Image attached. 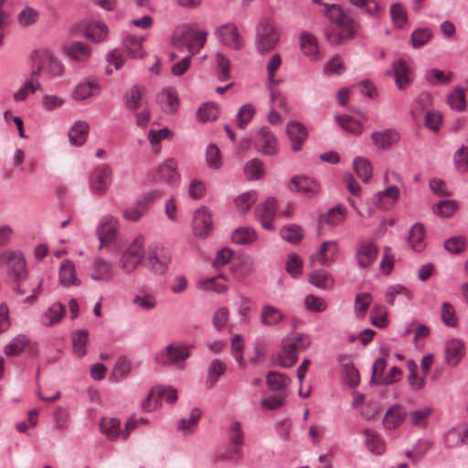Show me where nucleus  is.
<instances>
[{
	"label": "nucleus",
	"instance_id": "obj_1",
	"mask_svg": "<svg viewBox=\"0 0 468 468\" xmlns=\"http://www.w3.org/2000/svg\"><path fill=\"white\" fill-rule=\"evenodd\" d=\"M329 25L324 33L327 41L334 46L354 38L359 32V24L336 4H324Z\"/></svg>",
	"mask_w": 468,
	"mask_h": 468
},
{
	"label": "nucleus",
	"instance_id": "obj_2",
	"mask_svg": "<svg viewBox=\"0 0 468 468\" xmlns=\"http://www.w3.org/2000/svg\"><path fill=\"white\" fill-rule=\"evenodd\" d=\"M280 39V33L274 23L267 18L262 19L256 29V49L263 54L275 48Z\"/></svg>",
	"mask_w": 468,
	"mask_h": 468
},
{
	"label": "nucleus",
	"instance_id": "obj_3",
	"mask_svg": "<svg viewBox=\"0 0 468 468\" xmlns=\"http://www.w3.org/2000/svg\"><path fill=\"white\" fill-rule=\"evenodd\" d=\"M170 261L171 254L166 248L160 244H152L146 250L143 264L153 273L163 274Z\"/></svg>",
	"mask_w": 468,
	"mask_h": 468
},
{
	"label": "nucleus",
	"instance_id": "obj_4",
	"mask_svg": "<svg viewBox=\"0 0 468 468\" xmlns=\"http://www.w3.org/2000/svg\"><path fill=\"white\" fill-rule=\"evenodd\" d=\"M120 229L119 219L110 214L101 218L97 224L96 235L100 240V249L114 242Z\"/></svg>",
	"mask_w": 468,
	"mask_h": 468
},
{
	"label": "nucleus",
	"instance_id": "obj_5",
	"mask_svg": "<svg viewBox=\"0 0 468 468\" xmlns=\"http://www.w3.org/2000/svg\"><path fill=\"white\" fill-rule=\"evenodd\" d=\"M255 149L263 155L274 156L279 152L278 140L268 126L261 127L253 138Z\"/></svg>",
	"mask_w": 468,
	"mask_h": 468
},
{
	"label": "nucleus",
	"instance_id": "obj_6",
	"mask_svg": "<svg viewBox=\"0 0 468 468\" xmlns=\"http://www.w3.org/2000/svg\"><path fill=\"white\" fill-rule=\"evenodd\" d=\"M112 178V170L106 164L96 166L90 178V187L92 193L102 196L108 190Z\"/></svg>",
	"mask_w": 468,
	"mask_h": 468
},
{
	"label": "nucleus",
	"instance_id": "obj_7",
	"mask_svg": "<svg viewBox=\"0 0 468 468\" xmlns=\"http://www.w3.org/2000/svg\"><path fill=\"white\" fill-rule=\"evenodd\" d=\"M190 348H194V345L177 346H174L172 344L168 345L163 351L156 354L155 361L162 366L185 361L190 356Z\"/></svg>",
	"mask_w": 468,
	"mask_h": 468
},
{
	"label": "nucleus",
	"instance_id": "obj_8",
	"mask_svg": "<svg viewBox=\"0 0 468 468\" xmlns=\"http://www.w3.org/2000/svg\"><path fill=\"white\" fill-rule=\"evenodd\" d=\"M215 35L225 46L239 50L243 47V40L238 27L233 23H228L217 28Z\"/></svg>",
	"mask_w": 468,
	"mask_h": 468
},
{
	"label": "nucleus",
	"instance_id": "obj_9",
	"mask_svg": "<svg viewBox=\"0 0 468 468\" xmlns=\"http://www.w3.org/2000/svg\"><path fill=\"white\" fill-rule=\"evenodd\" d=\"M378 248L372 239L360 241L356 250V264L360 268H368L376 261Z\"/></svg>",
	"mask_w": 468,
	"mask_h": 468
},
{
	"label": "nucleus",
	"instance_id": "obj_10",
	"mask_svg": "<svg viewBox=\"0 0 468 468\" xmlns=\"http://www.w3.org/2000/svg\"><path fill=\"white\" fill-rule=\"evenodd\" d=\"M276 205V199L274 197H269L255 209V218L261 222L262 228L265 229H274L272 221L277 212Z\"/></svg>",
	"mask_w": 468,
	"mask_h": 468
},
{
	"label": "nucleus",
	"instance_id": "obj_11",
	"mask_svg": "<svg viewBox=\"0 0 468 468\" xmlns=\"http://www.w3.org/2000/svg\"><path fill=\"white\" fill-rule=\"evenodd\" d=\"M161 196L162 193L158 191L148 193L143 198L137 200L133 206L125 208L122 212L123 218L128 221H138L147 210L148 204Z\"/></svg>",
	"mask_w": 468,
	"mask_h": 468
},
{
	"label": "nucleus",
	"instance_id": "obj_12",
	"mask_svg": "<svg viewBox=\"0 0 468 468\" xmlns=\"http://www.w3.org/2000/svg\"><path fill=\"white\" fill-rule=\"evenodd\" d=\"M154 180L165 182L170 186H176L180 180L176 162L172 158L165 160L157 168Z\"/></svg>",
	"mask_w": 468,
	"mask_h": 468
},
{
	"label": "nucleus",
	"instance_id": "obj_13",
	"mask_svg": "<svg viewBox=\"0 0 468 468\" xmlns=\"http://www.w3.org/2000/svg\"><path fill=\"white\" fill-rule=\"evenodd\" d=\"M338 251L339 249L336 241H324L321 244L316 254L310 256V263L314 265V261H317L320 265H331L335 261Z\"/></svg>",
	"mask_w": 468,
	"mask_h": 468
},
{
	"label": "nucleus",
	"instance_id": "obj_14",
	"mask_svg": "<svg viewBox=\"0 0 468 468\" xmlns=\"http://www.w3.org/2000/svg\"><path fill=\"white\" fill-rule=\"evenodd\" d=\"M7 266V274L14 282H20L26 276V261L21 252L15 251L4 256Z\"/></svg>",
	"mask_w": 468,
	"mask_h": 468
},
{
	"label": "nucleus",
	"instance_id": "obj_15",
	"mask_svg": "<svg viewBox=\"0 0 468 468\" xmlns=\"http://www.w3.org/2000/svg\"><path fill=\"white\" fill-rule=\"evenodd\" d=\"M212 229V218L208 209L202 207L196 210L193 217V231L197 237L205 238Z\"/></svg>",
	"mask_w": 468,
	"mask_h": 468
},
{
	"label": "nucleus",
	"instance_id": "obj_16",
	"mask_svg": "<svg viewBox=\"0 0 468 468\" xmlns=\"http://www.w3.org/2000/svg\"><path fill=\"white\" fill-rule=\"evenodd\" d=\"M286 133L292 142V151H300L308 135L305 126L299 122L291 121L287 123Z\"/></svg>",
	"mask_w": 468,
	"mask_h": 468
},
{
	"label": "nucleus",
	"instance_id": "obj_17",
	"mask_svg": "<svg viewBox=\"0 0 468 468\" xmlns=\"http://www.w3.org/2000/svg\"><path fill=\"white\" fill-rule=\"evenodd\" d=\"M290 189L301 192L306 197H314L320 191V185L307 176H294L291 179Z\"/></svg>",
	"mask_w": 468,
	"mask_h": 468
},
{
	"label": "nucleus",
	"instance_id": "obj_18",
	"mask_svg": "<svg viewBox=\"0 0 468 468\" xmlns=\"http://www.w3.org/2000/svg\"><path fill=\"white\" fill-rule=\"evenodd\" d=\"M399 197V189L396 186H390L383 191L377 193L373 198L374 205L382 210L390 209Z\"/></svg>",
	"mask_w": 468,
	"mask_h": 468
},
{
	"label": "nucleus",
	"instance_id": "obj_19",
	"mask_svg": "<svg viewBox=\"0 0 468 468\" xmlns=\"http://www.w3.org/2000/svg\"><path fill=\"white\" fill-rule=\"evenodd\" d=\"M100 428L108 439L114 441L117 439L125 440L128 437V431L121 429V421L117 418H103L101 420Z\"/></svg>",
	"mask_w": 468,
	"mask_h": 468
},
{
	"label": "nucleus",
	"instance_id": "obj_20",
	"mask_svg": "<svg viewBox=\"0 0 468 468\" xmlns=\"http://www.w3.org/2000/svg\"><path fill=\"white\" fill-rule=\"evenodd\" d=\"M374 144L380 150H387L396 144L399 139V133L394 129L375 132L371 134Z\"/></svg>",
	"mask_w": 468,
	"mask_h": 468
},
{
	"label": "nucleus",
	"instance_id": "obj_21",
	"mask_svg": "<svg viewBox=\"0 0 468 468\" xmlns=\"http://www.w3.org/2000/svg\"><path fill=\"white\" fill-rule=\"evenodd\" d=\"M67 55L74 61L85 62L91 56L90 48L80 41H71L65 45Z\"/></svg>",
	"mask_w": 468,
	"mask_h": 468
},
{
	"label": "nucleus",
	"instance_id": "obj_22",
	"mask_svg": "<svg viewBox=\"0 0 468 468\" xmlns=\"http://www.w3.org/2000/svg\"><path fill=\"white\" fill-rule=\"evenodd\" d=\"M392 69L397 88L400 90H405L412 81L409 67L404 61L399 59L392 62Z\"/></svg>",
	"mask_w": 468,
	"mask_h": 468
},
{
	"label": "nucleus",
	"instance_id": "obj_23",
	"mask_svg": "<svg viewBox=\"0 0 468 468\" xmlns=\"http://www.w3.org/2000/svg\"><path fill=\"white\" fill-rule=\"evenodd\" d=\"M260 320L263 326H275L284 320V314L275 306L264 304L261 310Z\"/></svg>",
	"mask_w": 468,
	"mask_h": 468
},
{
	"label": "nucleus",
	"instance_id": "obj_24",
	"mask_svg": "<svg viewBox=\"0 0 468 468\" xmlns=\"http://www.w3.org/2000/svg\"><path fill=\"white\" fill-rule=\"evenodd\" d=\"M447 364L455 367L464 356V344L458 339H452L447 342L446 348Z\"/></svg>",
	"mask_w": 468,
	"mask_h": 468
},
{
	"label": "nucleus",
	"instance_id": "obj_25",
	"mask_svg": "<svg viewBox=\"0 0 468 468\" xmlns=\"http://www.w3.org/2000/svg\"><path fill=\"white\" fill-rule=\"evenodd\" d=\"M108 33L109 29L107 25L97 20L90 22L84 30V36L95 43L103 41L108 36Z\"/></svg>",
	"mask_w": 468,
	"mask_h": 468
},
{
	"label": "nucleus",
	"instance_id": "obj_26",
	"mask_svg": "<svg viewBox=\"0 0 468 468\" xmlns=\"http://www.w3.org/2000/svg\"><path fill=\"white\" fill-rule=\"evenodd\" d=\"M156 101L165 112H175L177 110L179 100L175 92L169 89L162 90L156 96Z\"/></svg>",
	"mask_w": 468,
	"mask_h": 468
},
{
	"label": "nucleus",
	"instance_id": "obj_27",
	"mask_svg": "<svg viewBox=\"0 0 468 468\" xmlns=\"http://www.w3.org/2000/svg\"><path fill=\"white\" fill-rule=\"evenodd\" d=\"M72 348L74 354L82 357L87 353V346L89 344V332L86 329L75 330L71 333Z\"/></svg>",
	"mask_w": 468,
	"mask_h": 468
},
{
	"label": "nucleus",
	"instance_id": "obj_28",
	"mask_svg": "<svg viewBox=\"0 0 468 468\" xmlns=\"http://www.w3.org/2000/svg\"><path fill=\"white\" fill-rule=\"evenodd\" d=\"M89 125L86 122L78 121L69 131V140L71 145H82L88 136Z\"/></svg>",
	"mask_w": 468,
	"mask_h": 468
},
{
	"label": "nucleus",
	"instance_id": "obj_29",
	"mask_svg": "<svg viewBox=\"0 0 468 468\" xmlns=\"http://www.w3.org/2000/svg\"><path fill=\"white\" fill-rule=\"evenodd\" d=\"M407 413L406 411L401 408L399 405H393L391 406L386 412L384 417V424L387 429L388 430H394L398 426H399Z\"/></svg>",
	"mask_w": 468,
	"mask_h": 468
},
{
	"label": "nucleus",
	"instance_id": "obj_30",
	"mask_svg": "<svg viewBox=\"0 0 468 468\" xmlns=\"http://www.w3.org/2000/svg\"><path fill=\"white\" fill-rule=\"evenodd\" d=\"M144 41V37H138L133 35H127L124 37L122 44L130 57L133 58H144L145 54L143 49Z\"/></svg>",
	"mask_w": 468,
	"mask_h": 468
},
{
	"label": "nucleus",
	"instance_id": "obj_31",
	"mask_svg": "<svg viewBox=\"0 0 468 468\" xmlns=\"http://www.w3.org/2000/svg\"><path fill=\"white\" fill-rule=\"evenodd\" d=\"M94 272L90 274L93 281H105L109 282L112 279V265L103 260L97 259L93 263Z\"/></svg>",
	"mask_w": 468,
	"mask_h": 468
},
{
	"label": "nucleus",
	"instance_id": "obj_32",
	"mask_svg": "<svg viewBox=\"0 0 468 468\" xmlns=\"http://www.w3.org/2000/svg\"><path fill=\"white\" fill-rule=\"evenodd\" d=\"M425 230L421 223H415L409 233L408 243L415 251H421L425 248Z\"/></svg>",
	"mask_w": 468,
	"mask_h": 468
},
{
	"label": "nucleus",
	"instance_id": "obj_33",
	"mask_svg": "<svg viewBox=\"0 0 468 468\" xmlns=\"http://www.w3.org/2000/svg\"><path fill=\"white\" fill-rule=\"evenodd\" d=\"M66 314V307L60 303H52L42 316L45 325L50 326L59 323Z\"/></svg>",
	"mask_w": 468,
	"mask_h": 468
},
{
	"label": "nucleus",
	"instance_id": "obj_34",
	"mask_svg": "<svg viewBox=\"0 0 468 468\" xmlns=\"http://www.w3.org/2000/svg\"><path fill=\"white\" fill-rule=\"evenodd\" d=\"M100 91V87L95 81H84L79 83L73 90L72 96L77 101H84Z\"/></svg>",
	"mask_w": 468,
	"mask_h": 468
},
{
	"label": "nucleus",
	"instance_id": "obj_35",
	"mask_svg": "<svg viewBox=\"0 0 468 468\" xmlns=\"http://www.w3.org/2000/svg\"><path fill=\"white\" fill-rule=\"evenodd\" d=\"M346 209L345 207L337 205L329 209L325 214L319 218L320 223H325L330 226H336L344 222Z\"/></svg>",
	"mask_w": 468,
	"mask_h": 468
},
{
	"label": "nucleus",
	"instance_id": "obj_36",
	"mask_svg": "<svg viewBox=\"0 0 468 468\" xmlns=\"http://www.w3.org/2000/svg\"><path fill=\"white\" fill-rule=\"evenodd\" d=\"M226 365L219 359H213L207 367L206 387L211 388L218 382L219 378L225 374Z\"/></svg>",
	"mask_w": 468,
	"mask_h": 468
},
{
	"label": "nucleus",
	"instance_id": "obj_37",
	"mask_svg": "<svg viewBox=\"0 0 468 468\" xmlns=\"http://www.w3.org/2000/svg\"><path fill=\"white\" fill-rule=\"evenodd\" d=\"M309 282L320 289L331 288L334 284V278L330 272L320 269L309 274Z\"/></svg>",
	"mask_w": 468,
	"mask_h": 468
},
{
	"label": "nucleus",
	"instance_id": "obj_38",
	"mask_svg": "<svg viewBox=\"0 0 468 468\" xmlns=\"http://www.w3.org/2000/svg\"><path fill=\"white\" fill-rule=\"evenodd\" d=\"M59 281L64 286L80 284L75 277V266L72 261L65 260L60 264Z\"/></svg>",
	"mask_w": 468,
	"mask_h": 468
},
{
	"label": "nucleus",
	"instance_id": "obj_39",
	"mask_svg": "<svg viewBox=\"0 0 468 468\" xmlns=\"http://www.w3.org/2000/svg\"><path fill=\"white\" fill-rule=\"evenodd\" d=\"M297 349L296 344H290L289 342L284 344L278 365L284 368L292 367L298 359Z\"/></svg>",
	"mask_w": 468,
	"mask_h": 468
},
{
	"label": "nucleus",
	"instance_id": "obj_40",
	"mask_svg": "<svg viewBox=\"0 0 468 468\" xmlns=\"http://www.w3.org/2000/svg\"><path fill=\"white\" fill-rule=\"evenodd\" d=\"M143 94V88L138 85L133 86L123 97L125 107L131 111L139 109L142 105Z\"/></svg>",
	"mask_w": 468,
	"mask_h": 468
},
{
	"label": "nucleus",
	"instance_id": "obj_41",
	"mask_svg": "<svg viewBox=\"0 0 468 468\" xmlns=\"http://www.w3.org/2000/svg\"><path fill=\"white\" fill-rule=\"evenodd\" d=\"M266 382L271 390L278 391L286 388L290 384L291 378L285 374L271 371L266 376Z\"/></svg>",
	"mask_w": 468,
	"mask_h": 468
},
{
	"label": "nucleus",
	"instance_id": "obj_42",
	"mask_svg": "<svg viewBox=\"0 0 468 468\" xmlns=\"http://www.w3.org/2000/svg\"><path fill=\"white\" fill-rule=\"evenodd\" d=\"M366 446L369 452L376 455H381L386 450L384 441L376 433L371 432L369 430H365Z\"/></svg>",
	"mask_w": 468,
	"mask_h": 468
},
{
	"label": "nucleus",
	"instance_id": "obj_43",
	"mask_svg": "<svg viewBox=\"0 0 468 468\" xmlns=\"http://www.w3.org/2000/svg\"><path fill=\"white\" fill-rule=\"evenodd\" d=\"M300 40L303 52L308 57L316 58L318 54V45L314 36L304 31L301 34Z\"/></svg>",
	"mask_w": 468,
	"mask_h": 468
},
{
	"label": "nucleus",
	"instance_id": "obj_44",
	"mask_svg": "<svg viewBox=\"0 0 468 468\" xmlns=\"http://www.w3.org/2000/svg\"><path fill=\"white\" fill-rule=\"evenodd\" d=\"M354 169L357 176L365 183H368L372 177V166L369 161L363 157H356L353 162Z\"/></svg>",
	"mask_w": 468,
	"mask_h": 468
},
{
	"label": "nucleus",
	"instance_id": "obj_45",
	"mask_svg": "<svg viewBox=\"0 0 468 468\" xmlns=\"http://www.w3.org/2000/svg\"><path fill=\"white\" fill-rule=\"evenodd\" d=\"M231 239L237 244L247 245L256 240L257 234L251 228H239L232 233Z\"/></svg>",
	"mask_w": 468,
	"mask_h": 468
},
{
	"label": "nucleus",
	"instance_id": "obj_46",
	"mask_svg": "<svg viewBox=\"0 0 468 468\" xmlns=\"http://www.w3.org/2000/svg\"><path fill=\"white\" fill-rule=\"evenodd\" d=\"M397 296H402L405 301H410L412 298V292L406 287L400 284H395L388 287L385 292V299L388 304H393Z\"/></svg>",
	"mask_w": 468,
	"mask_h": 468
},
{
	"label": "nucleus",
	"instance_id": "obj_47",
	"mask_svg": "<svg viewBox=\"0 0 468 468\" xmlns=\"http://www.w3.org/2000/svg\"><path fill=\"white\" fill-rule=\"evenodd\" d=\"M451 109L457 112H463L466 109V99L464 89L456 87L454 91L450 93L447 98Z\"/></svg>",
	"mask_w": 468,
	"mask_h": 468
},
{
	"label": "nucleus",
	"instance_id": "obj_48",
	"mask_svg": "<svg viewBox=\"0 0 468 468\" xmlns=\"http://www.w3.org/2000/svg\"><path fill=\"white\" fill-rule=\"evenodd\" d=\"M338 124L346 132L353 134H360L363 131V123L349 115L336 116Z\"/></svg>",
	"mask_w": 468,
	"mask_h": 468
},
{
	"label": "nucleus",
	"instance_id": "obj_49",
	"mask_svg": "<svg viewBox=\"0 0 468 468\" xmlns=\"http://www.w3.org/2000/svg\"><path fill=\"white\" fill-rule=\"evenodd\" d=\"M244 173L250 180L260 179L264 174L263 163L258 158L250 160L245 164Z\"/></svg>",
	"mask_w": 468,
	"mask_h": 468
},
{
	"label": "nucleus",
	"instance_id": "obj_50",
	"mask_svg": "<svg viewBox=\"0 0 468 468\" xmlns=\"http://www.w3.org/2000/svg\"><path fill=\"white\" fill-rule=\"evenodd\" d=\"M280 234L284 240L290 243H297L301 241L303 237L302 228L294 224H290L282 228Z\"/></svg>",
	"mask_w": 468,
	"mask_h": 468
},
{
	"label": "nucleus",
	"instance_id": "obj_51",
	"mask_svg": "<svg viewBox=\"0 0 468 468\" xmlns=\"http://www.w3.org/2000/svg\"><path fill=\"white\" fill-rule=\"evenodd\" d=\"M29 341L26 335H17L5 347V354L15 356L22 353Z\"/></svg>",
	"mask_w": 468,
	"mask_h": 468
},
{
	"label": "nucleus",
	"instance_id": "obj_52",
	"mask_svg": "<svg viewBox=\"0 0 468 468\" xmlns=\"http://www.w3.org/2000/svg\"><path fill=\"white\" fill-rule=\"evenodd\" d=\"M467 245V241L464 236L459 235L447 239L444 241V249L452 254L462 253Z\"/></svg>",
	"mask_w": 468,
	"mask_h": 468
},
{
	"label": "nucleus",
	"instance_id": "obj_53",
	"mask_svg": "<svg viewBox=\"0 0 468 468\" xmlns=\"http://www.w3.org/2000/svg\"><path fill=\"white\" fill-rule=\"evenodd\" d=\"M256 113L255 107L250 103H246L240 107L237 114L238 126L245 129Z\"/></svg>",
	"mask_w": 468,
	"mask_h": 468
},
{
	"label": "nucleus",
	"instance_id": "obj_54",
	"mask_svg": "<svg viewBox=\"0 0 468 468\" xmlns=\"http://www.w3.org/2000/svg\"><path fill=\"white\" fill-rule=\"evenodd\" d=\"M390 16L396 27L401 28L408 22V15L402 4L396 3L390 6Z\"/></svg>",
	"mask_w": 468,
	"mask_h": 468
},
{
	"label": "nucleus",
	"instance_id": "obj_55",
	"mask_svg": "<svg viewBox=\"0 0 468 468\" xmlns=\"http://www.w3.org/2000/svg\"><path fill=\"white\" fill-rule=\"evenodd\" d=\"M218 115L219 109L214 103H204L197 111V117L203 122L215 121Z\"/></svg>",
	"mask_w": 468,
	"mask_h": 468
},
{
	"label": "nucleus",
	"instance_id": "obj_56",
	"mask_svg": "<svg viewBox=\"0 0 468 468\" xmlns=\"http://www.w3.org/2000/svg\"><path fill=\"white\" fill-rule=\"evenodd\" d=\"M201 412L199 409L195 408L191 410L189 418L181 419L179 420L177 429L185 433L192 432L193 428L197 424Z\"/></svg>",
	"mask_w": 468,
	"mask_h": 468
},
{
	"label": "nucleus",
	"instance_id": "obj_57",
	"mask_svg": "<svg viewBox=\"0 0 468 468\" xmlns=\"http://www.w3.org/2000/svg\"><path fill=\"white\" fill-rule=\"evenodd\" d=\"M257 197V192L254 190L243 193L235 199L236 206L241 212H246L256 202Z\"/></svg>",
	"mask_w": 468,
	"mask_h": 468
},
{
	"label": "nucleus",
	"instance_id": "obj_58",
	"mask_svg": "<svg viewBox=\"0 0 468 468\" xmlns=\"http://www.w3.org/2000/svg\"><path fill=\"white\" fill-rule=\"evenodd\" d=\"M431 37L432 33L429 28H418L412 32L410 41L412 46L415 48H418L429 42Z\"/></svg>",
	"mask_w": 468,
	"mask_h": 468
},
{
	"label": "nucleus",
	"instance_id": "obj_59",
	"mask_svg": "<svg viewBox=\"0 0 468 468\" xmlns=\"http://www.w3.org/2000/svg\"><path fill=\"white\" fill-rule=\"evenodd\" d=\"M144 237L137 236L125 251L131 256H133V258H136L139 261H144L146 253V251H144Z\"/></svg>",
	"mask_w": 468,
	"mask_h": 468
},
{
	"label": "nucleus",
	"instance_id": "obj_60",
	"mask_svg": "<svg viewBox=\"0 0 468 468\" xmlns=\"http://www.w3.org/2000/svg\"><path fill=\"white\" fill-rule=\"evenodd\" d=\"M457 209V203L454 200H441L436 204L433 208V212L444 217L448 218L454 214Z\"/></svg>",
	"mask_w": 468,
	"mask_h": 468
},
{
	"label": "nucleus",
	"instance_id": "obj_61",
	"mask_svg": "<svg viewBox=\"0 0 468 468\" xmlns=\"http://www.w3.org/2000/svg\"><path fill=\"white\" fill-rule=\"evenodd\" d=\"M206 161L210 168L218 169L222 165L220 151L218 146L210 144L207 148Z\"/></svg>",
	"mask_w": 468,
	"mask_h": 468
},
{
	"label": "nucleus",
	"instance_id": "obj_62",
	"mask_svg": "<svg viewBox=\"0 0 468 468\" xmlns=\"http://www.w3.org/2000/svg\"><path fill=\"white\" fill-rule=\"evenodd\" d=\"M216 60L218 64V78L220 81H225L229 79V59L222 53L216 54Z\"/></svg>",
	"mask_w": 468,
	"mask_h": 468
},
{
	"label": "nucleus",
	"instance_id": "obj_63",
	"mask_svg": "<svg viewBox=\"0 0 468 468\" xmlns=\"http://www.w3.org/2000/svg\"><path fill=\"white\" fill-rule=\"evenodd\" d=\"M303 261L297 253H291L286 262V271L293 278H296L302 272Z\"/></svg>",
	"mask_w": 468,
	"mask_h": 468
},
{
	"label": "nucleus",
	"instance_id": "obj_64",
	"mask_svg": "<svg viewBox=\"0 0 468 468\" xmlns=\"http://www.w3.org/2000/svg\"><path fill=\"white\" fill-rule=\"evenodd\" d=\"M454 164L460 172L465 173L468 171V147H462L456 151Z\"/></svg>",
	"mask_w": 468,
	"mask_h": 468
}]
</instances>
